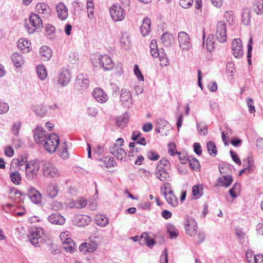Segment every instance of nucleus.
Listing matches in <instances>:
<instances>
[{
	"label": "nucleus",
	"mask_w": 263,
	"mask_h": 263,
	"mask_svg": "<svg viewBox=\"0 0 263 263\" xmlns=\"http://www.w3.org/2000/svg\"><path fill=\"white\" fill-rule=\"evenodd\" d=\"M91 60L95 67H102L105 70H110L114 66L112 60L107 55H95L91 58Z\"/></svg>",
	"instance_id": "1"
},
{
	"label": "nucleus",
	"mask_w": 263,
	"mask_h": 263,
	"mask_svg": "<svg viewBox=\"0 0 263 263\" xmlns=\"http://www.w3.org/2000/svg\"><path fill=\"white\" fill-rule=\"evenodd\" d=\"M110 152L118 160H122L126 156V153L124 149L116 145H114L109 148Z\"/></svg>",
	"instance_id": "17"
},
{
	"label": "nucleus",
	"mask_w": 263,
	"mask_h": 263,
	"mask_svg": "<svg viewBox=\"0 0 263 263\" xmlns=\"http://www.w3.org/2000/svg\"><path fill=\"white\" fill-rule=\"evenodd\" d=\"M161 40L164 46L169 47L173 43L174 37L172 34L165 32L163 34Z\"/></svg>",
	"instance_id": "34"
},
{
	"label": "nucleus",
	"mask_w": 263,
	"mask_h": 263,
	"mask_svg": "<svg viewBox=\"0 0 263 263\" xmlns=\"http://www.w3.org/2000/svg\"><path fill=\"white\" fill-rule=\"evenodd\" d=\"M92 95L94 98L100 103L105 102L108 99L106 93L100 88H96L92 92Z\"/></svg>",
	"instance_id": "18"
},
{
	"label": "nucleus",
	"mask_w": 263,
	"mask_h": 263,
	"mask_svg": "<svg viewBox=\"0 0 263 263\" xmlns=\"http://www.w3.org/2000/svg\"><path fill=\"white\" fill-rule=\"evenodd\" d=\"M167 231L170 234L171 238H176L178 236V230L172 224L167 226Z\"/></svg>",
	"instance_id": "50"
},
{
	"label": "nucleus",
	"mask_w": 263,
	"mask_h": 263,
	"mask_svg": "<svg viewBox=\"0 0 263 263\" xmlns=\"http://www.w3.org/2000/svg\"><path fill=\"white\" fill-rule=\"evenodd\" d=\"M9 110V105L7 103L0 100V114L6 113Z\"/></svg>",
	"instance_id": "64"
},
{
	"label": "nucleus",
	"mask_w": 263,
	"mask_h": 263,
	"mask_svg": "<svg viewBox=\"0 0 263 263\" xmlns=\"http://www.w3.org/2000/svg\"><path fill=\"white\" fill-rule=\"evenodd\" d=\"M21 126V123L20 122L13 123L12 127V132L14 135L16 136L18 135Z\"/></svg>",
	"instance_id": "62"
},
{
	"label": "nucleus",
	"mask_w": 263,
	"mask_h": 263,
	"mask_svg": "<svg viewBox=\"0 0 263 263\" xmlns=\"http://www.w3.org/2000/svg\"><path fill=\"white\" fill-rule=\"evenodd\" d=\"M120 98L122 104L125 107H129L132 104V95L130 91L126 89H122Z\"/></svg>",
	"instance_id": "16"
},
{
	"label": "nucleus",
	"mask_w": 263,
	"mask_h": 263,
	"mask_svg": "<svg viewBox=\"0 0 263 263\" xmlns=\"http://www.w3.org/2000/svg\"><path fill=\"white\" fill-rule=\"evenodd\" d=\"M47 195L51 198L55 197L59 192V187L56 184L51 183L48 185L47 187Z\"/></svg>",
	"instance_id": "30"
},
{
	"label": "nucleus",
	"mask_w": 263,
	"mask_h": 263,
	"mask_svg": "<svg viewBox=\"0 0 263 263\" xmlns=\"http://www.w3.org/2000/svg\"><path fill=\"white\" fill-rule=\"evenodd\" d=\"M102 162L104 163L102 166H104L106 167H110L114 166L116 164L115 159L112 157H106L103 159Z\"/></svg>",
	"instance_id": "49"
},
{
	"label": "nucleus",
	"mask_w": 263,
	"mask_h": 263,
	"mask_svg": "<svg viewBox=\"0 0 263 263\" xmlns=\"http://www.w3.org/2000/svg\"><path fill=\"white\" fill-rule=\"evenodd\" d=\"M40 55L42 60H49L52 56L51 50L46 46H42L40 49Z\"/></svg>",
	"instance_id": "26"
},
{
	"label": "nucleus",
	"mask_w": 263,
	"mask_h": 263,
	"mask_svg": "<svg viewBox=\"0 0 263 263\" xmlns=\"http://www.w3.org/2000/svg\"><path fill=\"white\" fill-rule=\"evenodd\" d=\"M120 42L124 49H127L129 47L130 41L127 33L124 32L122 33Z\"/></svg>",
	"instance_id": "38"
},
{
	"label": "nucleus",
	"mask_w": 263,
	"mask_h": 263,
	"mask_svg": "<svg viewBox=\"0 0 263 263\" xmlns=\"http://www.w3.org/2000/svg\"><path fill=\"white\" fill-rule=\"evenodd\" d=\"M43 27L42 19L35 13L30 14L29 23L25 24V28L30 34L33 33L36 29H42Z\"/></svg>",
	"instance_id": "2"
},
{
	"label": "nucleus",
	"mask_w": 263,
	"mask_h": 263,
	"mask_svg": "<svg viewBox=\"0 0 263 263\" xmlns=\"http://www.w3.org/2000/svg\"><path fill=\"white\" fill-rule=\"evenodd\" d=\"M232 46L233 55L234 57L237 58L242 57L243 52L242 50V45L240 39H234L232 41Z\"/></svg>",
	"instance_id": "12"
},
{
	"label": "nucleus",
	"mask_w": 263,
	"mask_h": 263,
	"mask_svg": "<svg viewBox=\"0 0 263 263\" xmlns=\"http://www.w3.org/2000/svg\"><path fill=\"white\" fill-rule=\"evenodd\" d=\"M56 11L58 16L61 20H65L68 17V9L62 2L59 3L56 5Z\"/></svg>",
	"instance_id": "14"
},
{
	"label": "nucleus",
	"mask_w": 263,
	"mask_h": 263,
	"mask_svg": "<svg viewBox=\"0 0 263 263\" xmlns=\"http://www.w3.org/2000/svg\"><path fill=\"white\" fill-rule=\"evenodd\" d=\"M48 220L53 224L63 225L65 222V218L58 213H53L49 216Z\"/></svg>",
	"instance_id": "20"
},
{
	"label": "nucleus",
	"mask_w": 263,
	"mask_h": 263,
	"mask_svg": "<svg viewBox=\"0 0 263 263\" xmlns=\"http://www.w3.org/2000/svg\"><path fill=\"white\" fill-rule=\"evenodd\" d=\"M243 166L248 173L253 172L255 168L253 158L252 156H248L246 162H243Z\"/></svg>",
	"instance_id": "31"
},
{
	"label": "nucleus",
	"mask_w": 263,
	"mask_h": 263,
	"mask_svg": "<svg viewBox=\"0 0 263 263\" xmlns=\"http://www.w3.org/2000/svg\"><path fill=\"white\" fill-rule=\"evenodd\" d=\"M208 151L210 155L215 156L217 154V151L215 143L213 141H209L206 144Z\"/></svg>",
	"instance_id": "46"
},
{
	"label": "nucleus",
	"mask_w": 263,
	"mask_h": 263,
	"mask_svg": "<svg viewBox=\"0 0 263 263\" xmlns=\"http://www.w3.org/2000/svg\"><path fill=\"white\" fill-rule=\"evenodd\" d=\"M36 12L44 15V17H48L50 14L51 9L49 6L45 3H37L35 6Z\"/></svg>",
	"instance_id": "21"
},
{
	"label": "nucleus",
	"mask_w": 263,
	"mask_h": 263,
	"mask_svg": "<svg viewBox=\"0 0 263 263\" xmlns=\"http://www.w3.org/2000/svg\"><path fill=\"white\" fill-rule=\"evenodd\" d=\"M71 79L70 72L67 70H62L59 76L58 79V83L63 86H66L69 82Z\"/></svg>",
	"instance_id": "22"
},
{
	"label": "nucleus",
	"mask_w": 263,
	"mask_h": 263,
	"mask_svg": "<svg viewBox=\"0 0 263 263\" xmlns=\"http://www.w3.org/2000/svg\"><path fill=\"white\" fill-rule=\"evenodd\" d=\"M89 80L83 74H79L76 78V86L81 90H84L89 86Z\"/></svg>",
	"instance_id": "13"
},
{
	"label": "nucleus",
	"mask_w": 263,
	"mask_h": 263,
	"mask_svg": "<svg viewBox=\"0 0 263 263\" xmlns=\"http://www.w3.org/2000/svg\"><path fill=\"white\" fill-rule=\"evenodd\" d=\"M102 238L101 235L99 234H95L89 237L90 245L96 243V250L98 248V244L101 241Z\"/></svg>",
	"instance_id": "51"
},
{
	"label": "nucleus",
	"mask_w": 263,
	"mask_h": 263,
	"mask_svg": "<svg viewBox=\"0 0 263 263\" xmlns=\"http://www.w3.org/2000/svg\"><path fill=\"white\" fill-rule=\"evenodd\" d=\"M28 196L34 203H39L42 200V195L40 193L34 188H30L28 191Z\"/></svg>",
	"instance_id": "24"
},
{
	"label": "nucleus",
	"mask_w": 263,
	"mask_h": 263,
	"mask_svg": "<svg viewBox=\"0 0 263 263\" xmlns=\"http://www.w3.org/2000/svg\"><path fill=\"white\" fill-rule=\"evenodd\" d=\"M196 126L199 134L205 136L208 134V127L202 122H196Z\"/></svg>",
	"instance_id": "39"
},
{
	"label": "nucleus",
	"mask_w": 263,
	"mask_h": 263,
	"mask_svg": "<svg viewBox=\"0 0 263 263\" xmlns=\"http://www.w3.org/2000/svg\"><path fill=\"white\" fill-rule=\"evenodd\" d=\"M129 119L127 114H124L116 118V124L120 127H123L128 122Z\"/></svg>",
	"instance_id": "37"
},
{
	"label": "nucleus",
	"mask_w": 263,
	"mask_h": 263,
	"mask_svg": "<svg viewBox=\"0 0 263 263\" xmlns=\"http://www.w3.org/2000/svg\"><path fill=\"white\" fill-rule=\"evenodd\" d=\"M216 36L220 43H224L227 41V26L224 21H219L217 24Z\"/></svg>",
	"instance_id": "10"
},
{
	"label": "nucleus",
	"mask_w": 263,
	"mask_h": 263,
	"mask_svg": "<svg viewBox=\"0 0 263 263\" xmlns=\"http://www.w3.org/2000/svg\"><path fill=\"white\" fill-rule=\"evenodd\" d=\"M160 64L161 66H167L168 64V59L166 57V54L164 52V49L162 48L159 50V55Z\"/></svg>",
	"instance_id": "42"
},
{
	"label": "nucleus",
	"mask_w": 263,
	"mask_h": 263,
	"mask_svg": "<svg viewBox=\"0 0 263 263\" xmlns=\"http://www.w3.org/2000/svg\"><path fill=\"white\" fill-rule=\"evenodd\" d=\"M147 157L151 160L156 161L158 160L160 156L155 151L152 150L147 153Z\"/></svg>",
	"instance_id": "59"
},
{
	"label": "nucleus",
	"mask_w": 263,
	"mask_h": 263,
	"mask_svg": "<svg viewBox=\"0 0 263 263\" xmlns=\"http://www.w3.org/2000/svg\"><path fill=\"white\" fill-rule=\"evenodd\" d=\"M111 17L114 21H121L125 16V13L122 7L119 4L114 5L110 8Z\"/></svg>",
	"instance_id": "8"
},
{
	"label": "nucleus",
	"mask_w": 263,
	"mask_h": 263,
	"mask_svg": "<svg viewBox=\"0 0 263 263\" xmlns=\"http://www.w3.org/2000/svg\"><path fill=\"white\" fill-rule=\"evenodd\" d=\"M253 10L257 14H261L263 13V0H255Z\"/></svg>",
	"instance_id": "44"
},
{
	"label": "nucleus",
	"mask_w": 263,
	"mask_h": 263,
	"mask_svg": "<svg viewBox=\"0 0 263 263\" xmlns=\"http://www.w3.org/2000/svg\"><path fill=\"white\" fill-rule=\"evenodd\" d=\"M36 71L39 78L44 80L47 77V71L45 67L43 65L37 66L36 68Z\"/></svg>",
	"instance_id": "45"
},
{
	"label": "nucleus",
	"mask_w": 263,
	"mask_h": 263,
	"mask_svg": "<svg viewBox=\"0 0 263 263\" xmlns=\"http://www.w3.org/2000/svg\"><path fill=\"white\" fill-rule=\"evenodd\" d=\"M192 193L195 197H201L202 194V187L200 185H194L192 187Z\"/></svg>",
	"instance_id": "55"
},
{
	"label": "nucleus",
	"mask_w": 263,
	"mask_h": 263,
	"mask_svg": "<svg viewBox=\"0 0 263 263\" xmlns=\"http://www.w3.org/2000/svg\"><path fill=\"white\" fill-rule=\"evenodd\" d=\"M60 237L63 243V248L67 252H73L74 250L75 243L70 238L69 232H64L60 234Z\"/></svg>",
	"instance_id": "6"
},
{
	"label": "nucleus",
	"mask_w": 263,
	"mask_h": 263,
	"mask_svg": "<svg viewBox=\"0 0 263 263\" xmlns=\"http://www.w3.org/2000/svg\"><path fill=\"white\" fill-rule=\"evenodd\" d=\"M42 230V229L32 230L28 235L30 242L35 247H40L44 242V238L41 236Z\"/></svg>",
	"instance_id": "7"
},
{
	"label": "nucleus",
	"mask_w": 263,
	"mask_h": 263,
	"mask_svg": "<svg viewBox=\"0 0 263 263\" xmlns=\"http://www.w3.org/2000/svg\"><path fill=\"white\" fill-rule=\"evenodd\" d=\"M151 20L148 17H145L143 21L142 25L140 27L141 34L145 36L149 34L151 31Z\"/></svg>",
	"instance_id": "25"
},
{
	"label": "nucleus",
	"mask_w": 263,
	"mask_h": 263,
	"mask_svg": "<svg viewBox=\"0 0 263 263\" xmlns=\"http://www.w3.org/2000/svg\"><path fill=\"white\" fill-rule=\"evenodd\" d=\"M252 39L251 38L248 44V52H247V58H248V64L250 65H251V52L252 51Z\"/></svg>",
	"instance_id": "56"
},
{
	"label": "nucleus",
	"mask_w": 263,
	"mask_h": 263,
	"mask_svg": "<svg viewBox=\"0 0 263 263\" xmlns=\"http://www.w3.org/2000/svg\"><path fill=\"white\" fill-rule=\"evenodd\" d=\"M190 165L193 170H197L200 168L199 161L195 158H192L189 160Z\"/></svg>",
	"instance_id": "60"
},
{
	"label": "nucleus",
	"mask_w": 263,
	"mask_h": 263,
	"mask_svg": "<svg viewBox=\"0 0 263 263\" xmlns=\"http://www.w3.org/2000/svg\"><path fill=\"white\" fill-rule=\"evenodd\" d=\"M42 171L44 177L47 178H57L60 173L55 165L49 161H45L42 166Z\"/></svg>",
	"instance_id": "4"
},
{
	"label": "nucleus",
	"mask_w": 263,
	"mask_h": 263,
	"mask_svg": "<svg viewBox=\"0 0 263 263\" xmlns=\"http://www.w3.org/2000/svg\"><path fill=\"white\" fill-rule=\"evenodd\" d=\"M134 73L139 81H143L144 77L143 76L138 65L136 64L134 66Z\"/></svg>",
	"instance_id": "58"
},
{
	"label": "nucleus",
	"mask_w": 263,
	"mask_h": 263,
	"mask_svg": "<svg viewBox=\"0 0 263 263\" xmlns=\"http://www.w3.org/2000/svg\"><path fill=\"white\" fill-rule=\"evenodd\" d=\"M233 181V178L231 175H223L218 178V182L220 186L226 187H229Z\"/></svg>",
	"instance_id": "28"
},
{
	"label": "nucleus",
	"mask_w": 263,
	"mask_h": 263,
	"mask_svg": "<svg viewBox=\"0 0 263 263\" xmlns=\"http://www.w3.org/2000/svg\"><path fill=\"white\" fill-rule=\"evenodd\" d=\"M11 60L16 68L21 67L24 62L22 55L18 53H13Z\"/></svg>",
	"instance_id": "35"
},
{
	"label": "nucleus",
	"mask_w": 263,
	"mask_h": 263,
	"mask_svg": "<svg viewBox=\"0 0 263 263\" xmlns=\"http://www.w3.org/2000/svg\"><path fill=\"white\" fill-rule=\"evenodd\" d=\"M48 135L45 134V131L42 128L37 127L34 131V138L36 143L42 145Z\"/></svg>",
	"instance_id": "15"
},
{
	"label": "nucleus",
	"mask_w": 263,
	"mask_h": 263,
	"mask_svg": "<svg viewBox=\"0 0 263 263\" xmlns=\"http://www.w3.org/2000/svg\"><path fill=\"white\" fill-rule=\"evenodd\" d=\"M59 142L60 139L58 136L56 134H53L48 135L42 145L48 152L53 153L55 152Z\"/></svg>",
	"instance_id": "3"
},
{
	"label": "nucleus",
	"mask_w": 263,
	"mask_h": 263,
	"mask_svg": "<svg viewBox=\"0 0 263 263\" xmlns=\"http://www.w3.org/2000/svg\"><path fill=\"white\" fill-rule=\"evenodd\" d=\"M155 174L156 177L162 182L170 181V177L166 170L156 168Z\"/></svg>",
	"instance_id": "27"
},
{
	"label": "nucleus",
	"mask_w": 263,
	"mask_h": 263,
	"mask_svg": "<svg viewBox=\"0 0 263 263\" xmlns=\"http://www.w3.org/2000/svg\"><path fill=\"white\" fill-rule=\"evenodd\" d=\"M17 47L24 53H27L31 50V43L27 39H20L17 42Z\"/></svg>",
	"instance_id": "23"
},
{
	"label": "nucleus",
	"mask_w": 263,
	"mask_h": 263,
	"mask_svg": "<svg viewBox=\"0 0 263 263\" xmlns=\"http://www.w3.org/2000/svg\"><path fill=\"white\" fill-rule=\"evenodd\" d=\"M216 43L214 41V36L211 35L208 36L206 41V47L208 51H213L215 47Z\"/></svg>",
	"instance_id": "47"
},
{
	"label": "nucleus",
	"mask_w": 263,
	"mask_h": 263,
	"mask_svg": "<svg viewBox=\"0 0 263 263\" xmlns=\"http://www.w3.org/2000/svg\"><path fill=\"white\" fill-rule=\"evenodd\" d=\"M79 59V54L77 52H70L69 55L68 61L71 64L75 63Z\"/></svg>",
	"instance_id": "61"
},
{
	"label": "nucleus",
	"mask_w": 263,
	"mask_h": 263,
	"mask_svg": "<svg viewBox=\"0 0 263 263\" xmlns=\"http://www.w3.org/2000/svg\"><path fill=\"white\" fill-rule=\"evenodd\" d=\"M67 145L65 142H64L63 145L61 146L60 149L59 155L63 159H67L69 157V154L67 151Z\"/></svg>",
	"instance_id": "52"
},
{
	"label": "nucleus",
	"mask_w": 263,
	"mask_h": 263,
	"mask_svg": "<svg viewBox=\"0 0 263 263\" xmlns=\"http://www.w3.org/2000/svg\"><path fill=\"white\" fill-rule=\"evenodd\" d=\"M96 243L90 245V243L85 242L79 246V250L82 252H92L96 250Z\"/></svg>",
	"instance_id": "36"
},
{
	"label": "nucleus",
	"mask_w": 263,
	"mask_h": 263,
	"mask_svg": "<svg viewBox=\"0 0 263 263\" xmlns=\"http://www.w3.org/2000/svg\"><path fill=\"white\" fill-rule=\"evenodd\" d=\"M193 3V0H181L179 2V5L183 8H188L191 6Z\"/></svg>",
	"instance_id": "63"
},
{
	"label": "nucleus",
	"mask_w": 263,
	"mask_h": 263,
	"mask_svg": "<svg viewBox=\"0 0 263 263\" xmlns=\"http://www.w3.org/2000/svg\"><path fill=\"white\" fill-rule=\"evenodd\" d=\"M45 29L48 37L49 39L53 37V34L55 30V27L53 26L48 25L45 27Z\"/></svg>",
	"instance_id": "57"
},
{
	"label": "nucleus",
	"mask_w": 263,
	"mask_h": 263,
	"mask_svg": "<svg viewBox=\"0 0 263 263\" xmlns=\"http://www.w3.org/2000/svg\"><path fill=\"white\" fill-rule=\"evenodd\" d=\"M170 166L171 164L169 161L165 158H163L160 160L156 168L166 170Z\"/></svg>",
	"instance_id": "48"
},
{
	"label": "nucleus",
	"mask_w": 263,
	"mask_h": 263,
	"mask_svg": "<svg viewBox=\"0 0 263 263\" xmlns=\"http://www.w3.org/2000/svg\"><path fill=\"white\" fill-rule=\"evenodd\" d=\"M180 48L182 50H188L191 47L190 36L185 32H180L178 35Z\"/></svg>",
	"instance_id": "11"
},
{
	"label": "nucleus",
	"mask_w": 263,
	"mask_h": 263,
	"mask_svg": "<svg viewBox=\"0 0 263 263\" xmlns=\"http://www.w3.org/2000/svg\"><path fill=\"white\" fill-rule=\"evenodd\" d=\"M27 158L26 156H21L20 159L17 160V164L20 169L23 171H25V168L28 164Z\"/></svg>",
	"instance_id": "53"
},
{
	"label": "nucleus",
	"mask_w": 263,
	"mask_h": 263,
	"mask_svg": "<svg viewBox=\"0 0 263 263\" xmlns=\"http://www.w3.org/2000/svg\"><path fill=\"white\" fill-rule=\"evenodd\" d=\"M140 238H143L142 239V245L146 244L147 247L152 248L154 245L156 243V242L154 239L151 238L148 232H144L140 235Z\"/></svg>",
	"instance_id": "32"
},
{
	"label": "nucleus",
	"mask_w": 263,
	"mask_h": 263,
	"mask_svg": "<svg viewBox=\"0 0 263 263\" xmlns=\"http://www.w3.org/2000/svg\"><path fill=\"white\" fill-rule=\"evenodd\" d=\"M10 177L12 182L16 184H20L21 181V177L20 174L17 171H12L10 173Z\"/></svg>",
	"instance_id": "43"
},
{
	"label": "nucleus",
	"mask_w": 263,
	"mask_h": 263,
	"mask_svg": "<svg viewBox=\"0 0 263 263\" xmlns=\"http://www.w3.org/2000/svg\"><path fill=\"white\" fill-rule=\"evenodd\" d=\"M184 225L186 233L190 236L196 234L197 226L195 220L189 216L185 217Z\"/></svg>",
	"instance_id": "9"
},
{
	"label": "nucleus",
	"mask_w": 263,
	"mask_h": 263,
	"mask_svg": "<svg viewBox=\"0 0 263 263\" xmlns=\"http://www.w3.org/2000/svg\"><path fill=\"white\" fill-rule=\"evenodd\" d=\"M33 110L35 114L40 117L44 116L47 112L46 107L42 104H40L34 106Z\"/></svg>",
	"instance_id": "40"
},
{
	"label": "nucleus",
	"mask_w": 263,
	"mask_h": 263,
	"mask_svg": "<svg viewBox=\"0 0 263 263\" xmlns=\"http://www.w3.org/2000/svg\"><path fill=\"white\" fill-rule=\"evenodd\" d=\"M167 202L172 205L173 207H176L178 204L177 198L173 194L172 190H170L167 192V195L165 197Z\"/></svg>",
	"instance_id": "33"
},
{
	"label": "nucleus",
	"mask_w": 263,
	"mask_h": 263,
	"mask_svg": "<svg viewBox=\"0 0 263 263\" xmlns=\"http://www.w3.org/2000/svg\"><path fill=\"white\" fill-rule=\"evenodd\" d=\"M95 220L96 224L101 227H106L109 222L108 218L103 214H97Z\"/></svg>",
	"instance_id": "29"
},
{
	"label": "nucleus",
	"mask_w": 263,
	"mask_h": 263,
	"mask_svg": "<svg viewBox=\"0 0 263 263\" xmlns=\"http://www.w3.org/2000/svg\"><path fill=\"white\" fill-rule=\"evenodd\" d=\"M90 216L86 215H78L74 217V221L79 227H84L91 222Z\"/></svg>",
	"instance_id": "19"
},
{
	"label": "nucleus",
	"mask_w": 263,
	"mask_h": 263,
	"mask_svg": "<svg viewBox=\"0 0 263 263\" xmlns=\"http://www.w3.org/2000/svg\"><path fill=\"white\" fill-rule=\"evenodd\" d=\"M256 255L252 250H248L246 253V260L248 263H255Z\"/></svg>",
	"instance_id": "54"
},
{
	"label": "nucleus",
	"mask_w": 263,
	"mask_h": 263,
	"mask_svg": "<svg viewBox=\"0 0 263 263\" xmlns=\"http://www.w3.org/2000/svg\"><path fill=\"white\" fill-rule=\"evenodd\" d=\"M40 165L37 161H30L25 167L26 176L28 179L32 180L37 175Z\"/></svg>",
	"instance_id": "5"
},
{
	"label": "nucleus",
	"mask_w": 263,
	"mask_h": 263,
	"mask_svg": "<svg viewBox=\"0 0 263 263\" xmlns=\"http://www.w3.org/2000/svg\"><path fill=\"white\" fill-rule=\"evenodd\" d=\"M242 23L245 25H248L250 21V11L248 8H245L243 9L242 12Z\"/></svg>",
	"instance_id": "41"
}]
</instances>
